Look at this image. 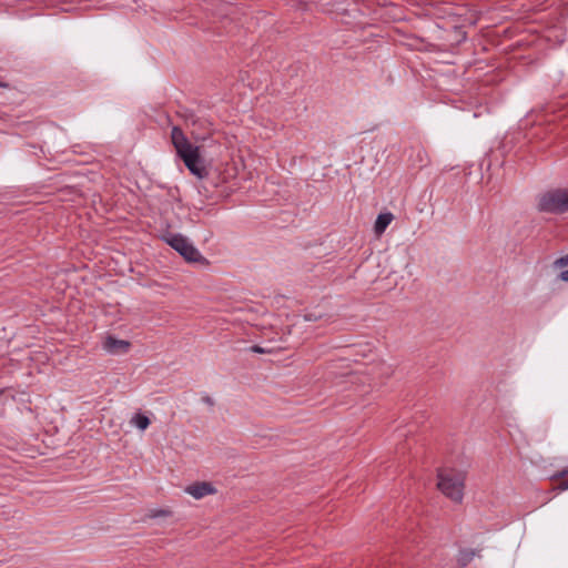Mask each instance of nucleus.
<instances>
[{
	"label": "nucleus",
	"instance_id": "obj_1",
	"mask_svg": "<svg viewBox=\"0 0 568 568\" xmlns=\"http://www.w3.org/2000/svg\"><path fill=\"white\" fill-rule=\"evenodd\" d=\"M171 141L176 151L178 156L183 161L190 172L203 179L207 175V171L204 166V161L200 154V148L193 145L184 132L179 126H173L171 131Z\"/></svg>",
	"mask_w": 568,
	"mask_h": 568
},
{
	"label": "nucleus",
	"instance_id": "obj_2",
	"mask_svg": "<svg viewBox=\"0 0 568 568\" xmlns=\"http://www.w3.org/2000/svg\"><path fill=\"white\" fill-rule=\"evenodd\" d=\"M464 473L454 469H442L438 471L437 486L439 490L453 501H462L464 496Z\"/></svg>",
	"mask_w": 568,
	"mask_h": 568
},
{
	"label": "nucleus",
	"instance_id": "obj_3",
	"mask_svg": "<svg viewBox=\"0 0 568 568\" xmlns=\"http://www.w3.org/2000/svg\"><path fill=\"white\" fill-rule=\"evenodd\" d=\"M538 211L550 214L568 212V189H555L545 192L538 199Z\"/></svg>",
	"mask_w": 568,
	"mask_h": 568
},
{
	"label": "nucleus",
	"instance_id": "obj_4",
	"mask_svg": "<svg viewBox=\"0 0 568 568\" xmlns=\"http://www.w3.org/2000/svg\"><path fill=\"white\" fill-rule=\"evenodd\" d=\"M164 241L175 250L186 262L206 264L207 261L199 250L191 243V241L180 233H169Z\"/></svg>",
	"mask_w": 568,
	"mask_h": 568
},
{
	"label": "nucleus",
	"instance_id": "obj_5",
	"mask_svg": "<svg viewBox=\"0 0 568 568\" xmlns=\"http://www.w3.org/2000/svg\"><path fill=\"white\" fill-rule=\"evenodd\" d=\"M130 346V342L124 339H118L110 335L106 336L103 342V348L112 355L125 354L129 351Z\"/></svg>",
	"mask_w": 568,
	"mask_h": 568
},
{
	"label": "nucleus",
	"instance_id": "obj_6",
	"mask_svg": "<svg viewBox=\"0 0 568 568\" xmlns=\"http://www.w3.org/2000/svg\"><path fill=\"white\" fill-rule=\"evenodd\" d=\"M185 491L195 499H201L207 495L214 494L215 488L212 486V484L202 481L187 486Z\"/></svg>",
	"mask_w": 568,
	"mask_h": 568
},
{
	"label": "nucleus",
	"instance_id": "obj_7",
	"mask_svg": "<svg viewBox=\"0 0 568 568\" xmlns=\"http://www.w3.org/2000/svg\"><path fill=\"white\" fill-rule=\"evenodd\" d=\"M393 221V214L389 213V212H385V213H379L377 215V219L375 221V224H374V231L377 235H381L385 232V230L387 229V226L390 224V222Z\"/></svg>",
	"mask_w": 568,
	"mask_h": 568
},
{
	"label": "nucleus",
	"instance_id": "obj_8",
	"mask_svg": "<svg viewBox=\"0 0 568 568\" xmlns=\"http://www.w3.org/2000/svg\"><path fill=\"white\" fill-rule=\"evenodd\" d=\"M568 266V254L565 255V256H561L559 258H557L555 262H554V267L556 268H564V267H567ZM558 278L562 282H568V268L567 270H562L559 274H558Z\"/></svg>",
	"mask_w": 568,
	"mask_h": 568
},
{
	"label": "nucleus",
	"instance_id": "obj_9",
	"mask_svg": "<svg viewBox=\"0 0 568 568\" xmlns=\"http://www.w3.org/2000/svg\"><path fill=\"white\" fill-rule=\"evenodd\" d=\"M476 556V551L471 549H462L458 555V564L460 567L467 566Z\"/></svg>",
	"mask_w": 568,
	"mask_h": 568
},
{
	"label": "nucleus",
	"instance_id": "obj_10",
	"mask_svg": "<svg viewBox=\"0 0 568 568\" xmlns=\"http://www.w3.org/2000/svg\"><path fill=\"white\" fill-rule=\"evenodd\" d=\"M131 423L136 426L139 429L141 430H145L149 425H150V418L143 414H135L132 419H131Z\"/></svg>",
	"mask_w": 568,
	"mask_h": 568
},
{
	"label": "nucleus",
	"instance_id": "obj_11",
	"mask_svg": "<svg viewBox=\"0 0 568 568\" xmlns=\"http://www.w3.org/2000/svg\"><path fill=\"white\" fill-rule=\"evenodd\" d=\"M323 317V313L320 311H311L305 313L304 318L306 322H316Z\"/></svg>",
	"mask_w": 568,
	"mask_h": 568
},
{
	"label": "nucleus",
	"instance_id": "obj_12",
	"mask_svg": "<svg viewBox=\"0 0 568 568\" xmlns=\"http://www.w3.org/2000/svg\"><path fill=\"white\" fill-rule=\"evenodd\" d=\"M171 513L169 510H165V509H160V510H153L151 511L150 514V517L151 518H156V517H166L169 516Z\"/></svg>",
	"mask_w": 568,
	"mask_h": 568
},
{
	"label": "nucleus",
	"instance_id": "obj_13",
	"mask_svg": "<svg viewBox=\"0 0 568 568\" xmlns=\"http://www.w3.org/2000/svg\"><path fill=\"white\" fill-rule=\"evenodd\" d=\"M568 475V467H565L562 469H560L559 471H557L556 474H554L550 479H559V478H564Z\"/></svg>",
	"mask_w": 568,
	"mask_h": 568
},
{
	"label": "nucleus",
	"instance_id": "obj_14",
	"mask_svg": "<svg viewBox=\"0 0 568 568\" xmlns=\"http://www.w3.org/2000/svg\"><path fill=\"white\" fill-rule=\"evenodd\" d=\"M251 352L263 354V353H270V349L261 347L260 345H251Z\"/></svg>",
	"mask_w": 568,
	"mask_h": 568
},
{
	"label": "nucleus",
	"instance_id": "obj_15",
	"mask_svg": "<svg viewBox=\"0 0 568 568\" xmlns=\"http://www.w3.org/2000/svg\"><path fill=\"white\" fill-rule=\"evenodd\" d=\"M202 402H203L204 404H206V405L211 406V407H212V406H214V404H215L214 399H213L211 396H209V395L203 396V397H202Z\"/></svg>",
	"mask_w": 568,
	"mask_h": 568
},
{
	"label": "nucleus",
	"instance_id": "obj_16",
	"mask_svg": "<svg viewBox=\"0 0 568 568\" xmlns=\"http://www.w3.org/2000/svg\"><path fill=\"white\" fill-rule=\"evenodd\" d=\"M557 489H558V490H561V491H564V490H568V480H562V481L558 485Z\"/></svg>",
	"mask_w": 568,
	"mask_h": 568
},
{
	"label": "nucleus",
	"instance_id": "obj_17",
	"mask_svg": "<svg viewBox=\"0 0 568 568\" xmlns=\"http://www.w3.org/2000/svg\"><path fill=\"white\" fill-rule=\"evenodd\" d=\"M190 120H192V123L195 124V120L193 119V115H191Z\"/></svg>",
	"mask_w": 568,
	"mask_h": 568
},
{
	"label": "nucleus",
	"instance_id": "obj_18",
	"mask_svg": "<svg viewBox=\"0 0 568 568\" xmlns=\"http://www.w3.org/2000/svg\"><path fill=\"white\" fill-rule=\"evenodd\" d=\"M0 87H7V84H6V83L0 82Z\"/></svg>",
	"mask_w": 568,
	"mask_h": 568
}]
</instances>
